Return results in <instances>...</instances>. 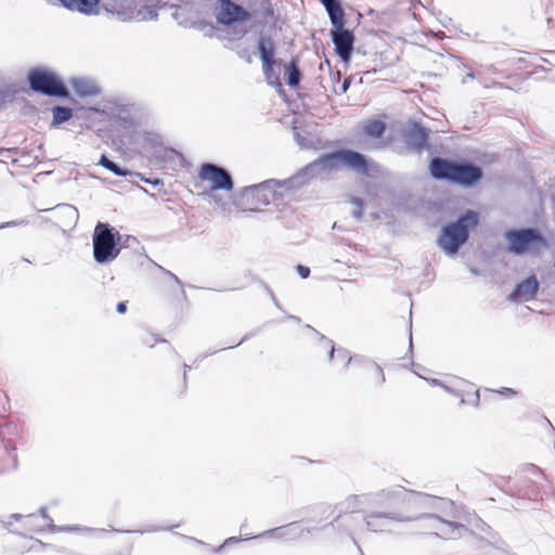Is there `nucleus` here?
<instances>
[{
    "mask_svg": "<svg viewBox=\"0 0 555 555\" xmlns=\"http://www.w3.org/2000/svg\"><path fill=\"white\" fill-rule=\"evenodd\" d=\"M308 179L301 169L296 176L285 180L270 179L258 184L248 185L244 188L242 198L249 206L250 210H256L259 206H266L271 202L283 199L285 192L299 188Z\"/></svg>",
    "mask_w": 555,
    "mask_h": 555,
    "instance_id": "1",
    "label": "nucleus"
},
{
    "mask_svg": "<svg viewBox=\"0 0 555 555\" xmlns=\"http://www.w3.org/2000/svg\"><path fill=\"white\" fill-rule=\"evenodd\" d=\"M478 214L474 210H466L456 221L443 225L437 238V245L446 255L452 257L468 241L469 231L477 227Z\"/></svg>",
    "mask_w": 555,
    "mask_h": 555,
    "instance_id": "2",
    "label": "nucleus"
},
{
    "mask_svg": "<svg viewBox=\"0 0 555 555\" xmlns=\"http://www.w3.org/2000/svg\"><path fill=\"white\" fill-rule=\"evenodd\" d=\"M339 165H344L362 173H367L369 171V160L364 155L352 150H340L320 156L302 168V173L311 179L320 175L323 170L330 171L337 169Z\"/></svg>",
    "mask_w": 555,
    "mask_h": 555,
    "instance_id": "3",
    "label": "nucleus"
},
{
    "mask_svg": "<svg viewBox=\"0 0 555 555\" xmlns=\"http://www.w3.org/2000/svg\"><path fill=\"white\" fill-rule=\"evenodd\" d=\"M120 234L108 223L98 222L92 235L93 258L99 264L109 263L119 253Z\"/></svg>",
    "mask_w": 555,
    "mask_h": 555,
    "instance_id": "4",
    "label": "nucleus"
},
{
    "mask_svg": "<svg viewBox=\"0 0 555 555\" xmlns=\"http://www.w3.org/2000/svg\"><path fill=\"white\" fill-rule=\"evenodd\" d=\"M504 237L508 243V251L517 256L539 254L547 247L545 237L534 228L509 230Z\"/></svg>",
    "mask_w": 555,
    "mask_h": 555,
    "instance_id": "5",
    "label": "nucleus"
},
{
    "mask_svg": "<svg viewBox=\"0 0 555 555\" xmlns=\"http://www.w3.org/2000/svg\"><path fill=\"white\" fill-rule=\"evenodd\" d=\"M333 25L331 38L335 47L336 54L344 63H349L353 52L356 37L353 33L345 28V12H333L330 17Z\"/></svg>",
    "mask_w": 555,
    "mask_h": 555,
    "instance_id": "6",
    "label": "nucleus"
},
{
    "mask_svg": "<svg viewBox=\"0 0 555 555\" xmlns=\"http://www.w3.org/2000/svg\"><path fill=\"white\" fill-rule=\"evenodd\" d=\"M28 82L35 92L50 96H67L68 90L59 77L43 68H35L28 74Z\"/></svg>",
    "mask_w": 555,
    "mask_h": 555,
    "instance_id": "7",
    "label": "nucleus"
},
{
    "mask_svg": "<svg viewBox=\"0 0 555 555\" xmlns=\"http://www.w3.org/2000/svg\"><path fill=\"white\" fill-rule=\"evenodd\" d=\"M257 48L262 62L263 75L266 76L268 83L281 86L279 76L273 69V66L276 64V61L274 60V41L268 36L260 35Z\"/></svg>",
    "mask_w": 555,
    "mask_h": 555,
    "instance_id": "8",
    "label": "nucleus"
},
{
    "mask_svg": "<svg viewBox=\"0 0 555 555\" xmlns=\"http://www.w3.org/2000/svg\"><path fill=\"white\" fill-rule=\"evenodd\" d=\"M215 16L219 24L231 26L250 20L251 14L232 0H219Z\"/></svg>",
    "mask_w": 555,
    "mask_h": 555,
    "instance_id": "9",
    "label": "nucleus"
},
{
    "mask_svg": "<svg viewBox=\"0 0 555 555\" xmlns=\"http://www.w3.org/2000/svg\"><path fill=\"white\" fill-rule=\"evenodd\" d=\"M198 177L203 181L211 182V190L231 191L234 186L233 179L228 170L215 164L205 163L201 166Z\"/></svg>",
    "mask_w": 555,
    "mask_h": 555,
    "instance_id": "10",
    "label": "nucleus"
},
{
    "mask_svg": "<svg viewBox=\"0 0 555 555\" xmlns=\"http://www.w3.org/2000/svg\"><path fill=\"white\" fill-rule=\"evenodd\" d=\"M401 492L402 489L398 487L389 490H383L374 494L350 495L346 499V501L341 503V506L345 508V511L354 513L358 512L363 505H370L383 500H391L397 498Z\"/></svg>",
    "mask_w": 555,
    "mask_h": 555,
    "instance_id": "11",
    "label": "nucleus"
},
{
    "mask_svg": "<svg viewBox=\"0 0 555 555\" xmlns=\"http://www.w3.org/2000/svg\"><path fill=\"white\" fill-rule=\"evenodd\" d=\"M482 178V170L473 164L468 163H455L452 183L470 188Z\"/></svg>",
    "mask_w": 555,
    "mask_h": 555,
    "instance_id": "12",
    "label": "nucleus"
},
{
    "mask_svg": "<svg viewBox=\"0 0 555 555\" xmlns=\"http://www.w3.org/2000/svg\"><path fill=\"white\" fill-rule=\"evenodd\" d=\"M365 524L370 531L383 532L388 530V520L412 521L413 518L405 517L399 513H370L366 514Z\"/></svg>",
    "mask_w": 555,
    "mask_h": 555,
    "instance_id": "13",
    "label": "nucleus"
},
{
    "mask_svg": "<svg viewBox=\"0 0 555 555\" xmlns=\"http://www.w3.org/2000/svg\"><path fill=\"white\" fill-rule=\"evenodd\" d=\"M428 130L421 125L414 124L404 131V142L408 149L421 154L428 147Z\"/></svg>",
    "mask_w": 555,
    "mask_h": 555,
    "instance_id": "14",
    "label": "nucleus"
},
{
    "mask_svg": "<svg viewBox=\"0 0 555 555\" xmlns=\"http://www.w3.org/2000/svg\"><path fill=\"white\" fill-rule=\"evenodd\" d=\"M538 289L539 283L537 278L534 275H530L516 285L508 298L512 301H528L535 296Z\"/></svg>",
    "mask_w": 555,
    "mask_h": 555,
    "instance_id": "15",
    "label": "nucleus"
},
{
    "mask_svg": "<svg viewBox=\"0 0 555 555\" xmlns=\"http://www.w3.org/2000/svg\"><path fill=\"white\" fill-rule=\"evenodd\" d=\"M429 519L434 520L435 525L433 528L437 530L436 534L446 539H455L462 535V532H466L467 528L463 525L443 520L437 515H427Z\"/></svg>",
    "mask_w": 555,
    "mask_h": 555,
    "instance_id": "16",
    "label": "nucleus"
},
{
    "mask_svg": "<svg viewBox=\"0 0 555 555\" xmlns=\"http://www.w3.org/2000/svg\"><path fill=\"white\" fill-rule=\"evenodd\" d=\"M455 163L441 158L434 157L429 164L430 175L437 180L451 182Z\"/></svg>",
    "mask_w": 555,
    "mask_h": 555,
    "instance_id": "17",
    "label": "nucleus"
},
{
    "mask_svg": "<svg viewBox=\"0 0 555 555\" xmlns=\"http://www.w3.org/2000/svg\"><path fill=\"white\" fill-rule=\"evenodd\" d=\"M61 3L72 10L78 11L85 14H91L96 12L99 0H60Z\"/></svg>",
    "mask_w": 555,
    "mask_h": 555,
    "instance_id": "18",
    "label": "nucleus"
},
{
    "mask_svg": "<svg viewBox=\"0 0 555 555\" xmlns=\"http://www.w3.org/2000/svg\"><path fill=\"white\" fill-rule=\"evenodd\" d=\"M386 131V124L379 119H369L363 122V134L372 140H379Z\"/></svg>",
    "mask_w": 555,
    "mask_h": 555,
    "instance_id": "19",
    "label": "nucleus"
},
{
    "mask_svg": "<svg viewBox=\"0 0 555 555\" xmlns=\"http://www.w3.org/2000/svg\"><path fill=\"white\" fill-rule=\"evenodd\" d=\"M75 92L80 96H92L100 93L99 87L91 80L77 78L72 81Z\"/></svg>",
    "mask_w": 555,
    "mask_h": 555,
    "instance_id": "20",
    "label": "nucleus"
},
{
    "mask_svg": "<svg viewBox=\"0 0 555 555\" xmlns=\"http://www.w3.org/2000/svg\"><path fill=\"white\" fill-rule=\"evenodd\" d=\"M301 79V73L298 67V61L293 59L285 67L286 83L294 88L297 87Z\"/></svg>",
    "mask_w": 555,
    "mask_h": 555,
    "instance_id": "21",
    "label": "nucleus"
},
{
    "mask_svg": "<svg viewBox=\"0 0 555 555\" xmlns=\"http://www.w3.org/2000/svg\"><path fill=\"white\" fill-rule=\"evenodd\" d=\"M99 165L103 166L104 168L112 171L114 175L118 177H126L128 175H131V172L128 169L121 168L116 163L111 160L106 155L101 156Z\"/></svg>",
    "mask_w": 555,
    "mask_h": 555,
    "instance_id": "22",
    "label": "nucleus"
},
{
    "mask_svg": "<svg viewBox=\"0 0 555 555\" xmlns=\"http://www.w3.org/2000/svg\"><path fill=\"white\" fill-rule=\"evenodd\" d=\"M52 113V125L54 126L68 121L73 116V109L66 106H54Z\"/></svg>",
    "mask_w": 555,
    "mask_h": 555,
    "instance_id": "23",
    "label": "nucleus"
},
{
    "mask_svg": "<svg viewBox=\"0 0 555 555\" xmlns=\"http://www.w3.org/2000/svg\"><path fill=\"white\" fill-rule=\"evenodd\" d=\"M294 525H295V522L289 524L287 526L274 528V529H271V530H267L263 533L259 534L258 537H267L268 535V537H274V538H283V537H285L287 534H292L293 533Z\"/></svg>",
    "mask_w": 555,
    "mask_h": 555,
    "instance_id": "24",
    "label": "nucleus"
},
{
    "mask_svg": "<svg viewBox=\"0 0 555 555\" xmlns=\"http://www.w3.org/2000/svg\"><path fill=\"white\" fill-rule=\"evenodd\" d=\"M320 1L324 5V8L328 14V17L333 16V12H338V13L344 12L338 0H320Z\"/></svg>",
    "mask_w": 555,
    "mask_h": 555,
    "instance_id": "25",
    "label": "nucleus"
},
{
    "mask_svg": "<svg viewBox=\"0 0 555 555\" xmlns=\"http://www.w3.org/2000/svg\"><path fill=\"white\" fill-rule=\"evenodd\" d=\"M351 204L354 206V210L352 211L353 217L358 220L361 219L365 206L363 199L353 197Z\"/></svg>",
    "mask_w": 555,
    "mask_h": 555,
    "instance_id": "26",
    "label": "nucleus"
},
{
    "mask_svg": "<svg viewBox=\"0 0 555 555\" xmlns=\"http://www.w3.org/2000/svg\"><path fill=\"white\" fill-rule=\"evenodd\" d=\"M320 340H321L322 348L323 349H328L330 359H334V357H335V347H334L333 340L327 339L324 336H321Z\"/></svg>",
    "mask_w": 555,
    "mask_h": 555,
    "instance_id": "27",
    "label": "nucleus"
},
{
    "mask_svg": "<svg viewBox=\"0 0 555 555\" xmlns=\"http://www.w3.org/2000/svg\"><path fill=\"white\" fill-rule=\"evenodd\" d=\"M369 364H370L371 369L373 370L374 375L378 378L379 383H384L385 375H384L382 367L374 362H370Z\"/></svg>",
    "mask_w": 555,
    "mask_h": 555,
    "instance_id": "28",
    "label": "nucleus"
},
{
    "mask_svg": "<svg viewBox=\"0 0 555 555\" xmlns=\"http://www.w3.org/2000/svg\"><path fill=\"white\" fill-rule=\"evenodd\" d=\"M335 352H336V358L346 362V364H348L350 361H351V357L349 356V351L346 350V349H335Z\"/></svg>",
    "mask_w": 555,
    "mask_h": 555,
    "instance_id": "29",
    "label": "nucleus"
},
{
    "mask_svg": "<svg viewBox=\"0 0 555 555\" xmlns=\"http://www.w3.org/2000/svg\"><path fill=\"white\" fill-rule=\"evenodd\" d=\"M420 499H421V503L424 505V506H431L430 503H433L435 501V499L428 494H422L420 493Z\"/></svg>",
    "mask_w": 555,
    "mask_h": 555,
    "instance_id": "30",
    "label": "nucleus"
},
{
    "mask_svg": "<svg viewBox=\"0 0 555 555\" xmlns=\"http://www.w3.org/2000/svg\"><path fill=\"white\" fill-rule=\"evenodd\" d=\"M297 272L302 279H307L310 274V269L306 266L298 264Z\"/></svg>",
    "mask_w": 555,
    "mask_h": 555,
    "instance_id": "31",
    "label": "nucleus"
},
{
    "mask_svg": "<svg viewBox=\"0 0 555 555\" xmlns=\"http://www.w3.org/2000/svg\"><path fill=\"white\" fill-rule=\"evenodd\" d=\"M350 82H351V79L350 78H346L341 86H340V89L339 90H335L336 93H339V94H343V93H346L347 90L349 89L350 87Z\"/></svg>",
    "mask_w": 555,
    "mask_h": 555,
    "instance_id": "32",
    "label": "nucleus"
},
{
    "mask_svg": "<svg viewBox=\"0 0 555 555\" xmlns=\"http://www.w3.org/2000/svg\"><path fill=\"white\" fill-rule=\"evenodd\" d=\"M238 541H240V539H238V538H236V537L228 538V539L224 541V543H223L222 545H220V546H218V547L216 548V552H221V551H222V548H223L225 545H229V544H231V543H236V542H238Z\"/></svg>",
    "mask_w": 555,
    "mask_h": 555,
    "instance_id": "33",
    "label": "nucleus"
},
{
    "mask_svg": "<svg viewBox=\"0 0 555 555\" xmlns=\"http://www.w3.org/2000/svg\"><path fill=\"white\" fill-rule=\"evenodd\" d=\"M441 388H442L443 390H446L447 392H449V393H452V395H454V396H456V397H460V398H461V402H462V403H464V402H465L464 397H463L462 395H460L457 391H455L454 389H452L451 387H449V386H447V385H444V384H443V386H441Z\"/></svg>",
    "mask_w": 555,
    "mask_h": 555,
    "instance_id": "34",
    "label": "nucleus"
},
{
    "mask_svg": "<svg viewBox=\"0 0 555 555\" xmlns=\"http://www.w3.org/2000/svg\"><path fill=\"white\" fill-rule=\"evenodd\" d=\"M116 310L118 313H125L127 311V304L125 301L118 302Z\"/></svg>",
    "mask_w": 555,
    "mask_h": 555,
    "instance_id": "35",
    "label": "nucleus"
},
{
    "mask_svg": "<svg viewBox=\"0 0 555 555\" xmlns=\"http://www.w3.org/2000/svg\"><path fill=\"white\" fill-rule=\"evenodd\" d=\"M24 221H10V222H7V223H2L0 224V229H4V228H8V227H14V225H18V224H22Z\"/></svg>",
    "mask_w": 555,
    "mask_h": 555,
    "instance_id": "36",
    "label": "nucleus"
},
{
    "mask_svg": "<svg viewBox=\"0 0 555 555\" xmlns=\"http://www.w3.org/2000/svg\"><path fill=\"white\" fill-rule=\"evenodd\" d=\"M39 513L43 519L51 520L47 513V507H44V506L40 507Z\"/></svg>",
    "mask_w": 555,
    "mask_h": 555,
    "instance_id": "37",
    "label": "nucleus"
},
{
    "mask_svg": "<svg viewBox=\"0 0 555 555\" xmlns=\"http://www.w3.org/2000/svg\"><path fill=\"white\" fill-rule=\"evenodd\" d=\"M23 517L24 516L22 514H18V513H14V514L10 515V518L14 519V520H21Z\"/></svg>",
    "mask_w": 555,
    "mask_h": 555,
    "instance_id": "38",
    "label": "nucleus"
},
{
    "mask_svg": "<svg viewBox=\"0 0 555 555\" xmlns=\"http://www.w3.org/2000/svg\"><path fill=\"white\" fill-rule=\"evenodd\" d=\"M429 383H430V385H433V386H439V387L443 386V384H442L440 380L435 379V378H434V379H430V380H429Z\"/></svg>",
    "mask_w": 555,
    "mask_h": 555,
    "instance_id": "39",
    "label": "nucleus"
},
{
    "mask_svg": "<svg viewBox=\"0 0 555 555\" xmlns=\"http://www.w3.org/2000/svg\"><path fill=\"white\" fill-rule=\"evenodd\" d=\"M475 404H478L479 402V390H476L475 391V400H474Z\"/></svg>",
    "mask_w": 555,
    "mask_h": 555,
    "instance_id": "40",
    "label": "nucleus"
},
{
    "mask_svg": "<svg viewBox=\"0 0 555 555\" xmlns=\"http://www.w3.org/2000/svg\"><path fill=\"white\" fill-rule=\"evenodd\" d=\"M366 147L367 149H376V147H379V145L376 143H370Z\"/></svg>",
    "mask_w": 555,
    "mask_h": 555,
    "instance_id": "41",
    "label": "nucleus"
},
{
    "mask_svg": "<svg viewBox=\"0 0 555 555\" xmlns=\"http://www.w3.org/2000/svg\"><path fill=\"white\" fill-rule=\"evenodd\" d=\"M168 273L170 274V276H171L176 282L180 283V281L178 280L177 275H175V274H172V273H170V272H168Z\"/></svg>",
    "mask_w": 555,
    "mask_h": 555,
    "instance_id": "42",
    "label": "nucleus"
},
{
    "mask_svg": "<svg viewBox=\"0 0 555 555\" xmlns=\"http://www.w3.org/2000/svg\"><path fill=\"white\" fill-rule=\"evenodd\" d=\"M189 369H190V366L188 364H184V376H183L184 379L186 378V370H189Z\"/></svg>",
    "mask_w": 555,
    "mask_h": 555,
    "instance_id": "43",
    "label": "nucleus"
},
{
    "mask_svg": "<svg viewBox=\"0 0 555 555\" xmlns=\"http://www.w3.org/2000/svg\"><path fill=\"white\" fill-rule=\"evenodd\" d=\"M427 515H428V514H426V515H423V517H424V518H428V517H427ZM412 518H413V520H416V519H422V516H418V518H416V517H412Z\"/></svg>",
    "mask_w": 555,
    "mask_h": 555,
    "instance_id": "44",
    "label": "nucleus"
},
{
    "mask_svg": "<svg viewBox=\"0 0 555 555\" xmlns=\"http://www.w3.org/2000/svg\"><path fill=\"white\" fill-rule=\"evenodd\" d=\"M413 347V344H412V333L410 332V349H412Z\"/></svg>",
    "mask_w": 555,
    "mask_h": 555,
    "instance_id": "45",
    "label": "nucleus"
},
{
    "mask_svg": "<svg viewBox=\"0 0 555 555\" xmlns=\"http://www.w3.org/2000/svg\"><path fill=\"white\" fill-rule=\"evenodd\" d=\"M23 261H24V262H30V261H29L28 259H26V258H23Z\"/></svg>",
    "mask_w": 555,
    "mask_h": 555,
    "instance_id": "46",
    "label": "nucleus"
}]
</instances>
